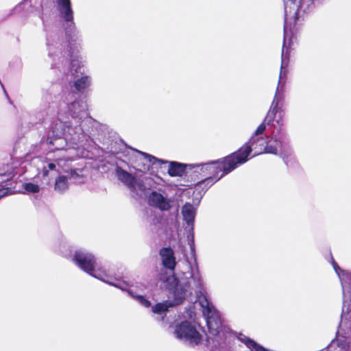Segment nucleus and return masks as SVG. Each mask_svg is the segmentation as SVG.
Listing matches in <instances>:
<instances>
[{
	"label": "nucleus",
	"mask_w": 351,
	"mask_h": 351,
	"mask_svg": "<svg viewBox=\"0 0 351 351\" xmlns=\"http://www.w3.org/2000/svg\"><path fill=\"white\" fill-rule=\"evenodd\" d=\"M77 93H68L59 105L57 119L52 121L47 143L54 149L62 150L68 142L78 146H91L98 123L88 112V105Z\"/></svg>",
	"instance_id": "nucleus-1"
},
{
	"label": "nucleus",
	"mask_w": 351,
	"mask_h": 351,
	"mask_svg": "<svg viewBox=\"0 0 351 351\" xmlns=\"http://www.w3.org/2000/svg\"><path fill=\"white\" fill-rule=\"evenodd\" d=\"M269 114L270 109L249 141L232 154L238 167L249 160L252 152H254L252 157L263 153L279 154L287 166L293 164L292 149L283 128V114L276 110Z\"/></svg>",
	"instance_id": "nucleus-2"
},
{
	"label": "nucleus",
	"mask_w": 351,
	"mask_h": 351,
	"mask_svg": "<svg viewBox=\"0 0 351 351\" xmlns=\"http://www.w3.org/2000/svg\"><path fill=\"white\" fill-rule=\"evenodd\" d=\"M60 17L66 22L65 42L60 32L51 30L42 15L40 18L43 21V27L46 32V45L48 56L56 64L70 62V66H81L84 62V58L79 54L78 51L73 49V46L82 41V35L77 29L73 22V12L70 0H55Z\"/></svg>",
	"instance_id": "nucleus-3"
},
{
	"label": "nucleus",
	"mask_w": 351,
	"mask_h": 351,
	"mask_svg": "<svg viewBox=\"0 0 351 351\" xmlns=\"http://www.w3.org/2000/svg\"><path fill=\"white\" fill-rule=\"evenodd\" d=\"M330 259L341 281L343 293L341 321L336 337L330 341V348L333 351H351V271L342 269L332 258Z\"/></svg>",
	"instance_id": "nucleus-4"
},
{
	"label": "nucleus",
	"mask_w": 351,
	"mask_h": 351,
	"mask_svg": "<svg viewBox=\"0 0 351 351\" xmlns=\"http://www.w3.org/2000/svg\"><path fill=\"white\" fill-rule=\"evenodd\" d=\"M198 300L209 332L206 338L207 347L210 351H230V340L223 326L220 313L206 295L199 296Z\"/></svg>",
	"instance_id": "nucleus-5"
},
{
	"label": "nucleus",
	"mask_w": 351,
	"mask_h": 351,
	"mask_svg": "<svg viewBox=\"0 0 351 351\" xmlns=\"http://www.w3.org/2000/svg\"><path fill=\"white\" fill-rule=\"evenodd\" d=\"M194 172L199 174V178H204L196 184L197 189L207 191L216 182L234 170L238 165L234 155L230 154L221 159L212 160L205 163L191 164Z\"/></svg>",
	"instance_id": "nucleus-6"
},
{
	"label": "nucleus",
	"mask_w": 351,
	"mask_h": 351,
	"mask_svg": "<svg viewBox=\"0 0 351 351\" xmlns=\"http://www.w3.org/2000/svg\"><path fill=\"white\" fill-rule=\"evenodd\" d=\"M197 208L192 204L186 202L182 208V215L183 220L186 223L185 230L187 232V241L190 247V254H184L186 262L190 265L192 269L191 276L193 278L195 285L200 286L201 279L198 268L197 256L195 252V246L194 241V222L196 216Z\"/></svg>",
	"instance_id": "nucleus-7"
},
{
	"label": "nucleus",
	"mask_w": 351,
	"mask_h": 351,
	"mask_svg": "<svg viewBox=\"0 0 351 351\" xmlns=\"http://www.w3.org/2000/svg\"><path fill=\"white\" fill-rule=\"evenodd\" d=\"M73 260L82 270L104 282L119 289H124L127 287L126 284L119 278L108 276L105 272L96 269L97 263L95 256L85 250L75 251Z\"/></svg>",
	"instance_id": "nucleus-8"
},
{
	"label": "nucleus",
	"mask_w": 351,
	"mask_h": 351,
	"mask_svg": "<svg viewBox=\"0 0 351 351\" xmlns=\"http://www.w3.org/2000/svg\"><path fill=\"white\" fill-rule=\"evenodd\" d=\"M115 174L118 180L128 187L134 199H140L145 195L146 186L136 176L123 169L119 166L116 167Z\"/></svg>",
	"instance_id": "nucleus-9"
},
{
	"label": "nucleus",
	"mask_w": 351,
	"mask_h": 351,
	"mask_svg": "<svg viewBox=\"0 0 351 351\" xmlns=\"http://www.w3.org/2000/svg\"><path fill=\"white\" fill-rule=\"evenodd\" d=\"M174 334L178 339L193 347L199 345L202 339L195 326L189 321H183L178 324Z\"/></svg>",
	"instance_id": "nucleus-10"
},
{
	"label": "nucleus",
	"mask_w": 351,
	"mask_h": 351,
	"mask_svg": "<svg viewBox=\"0 0 351 351\" xmlns=\"http://www.w3.org/2000/svg\"><path fill=\"white\" fill-rule=\"evenodd\" d=\"M289 73V67H280L278 83L274 99L269 108V114H271L274 110L282 113V108L285 104V84L288 78Z\"/></svg>",
	"instance_id": "nucleus-11"
},
{
	"label": "nucleus",
	"mask_w": 351,
	"mask_h": 351,
	"mask_svg": "<svg viewBox=\"0 0 351 351\" xmlns=\"http://www.w3.org/2000/svg\"><path fill=\"white\" fill-rule=\"evenodd\" d=\"M186 263L188 264L189 272L190 274V278L191 279V281L188 282L184 287L180 284L176 285L173 291V300L171 302L173 306L179 305L183 302L186 295L187 288L191 287V289H198V291L200 293L201 291L203 289V280L202 278L201 274H199L201 285L200 286H197L195 285V280L191 276L192 269L190 267V265L188 262Z\"/></svg>",
	"instance_id": "nucleus-12"
},
{
	"label": "nucleus",
	"mask_w": 351,
	"mask_h": 351,
	"mask_svg": "<svg viewBox=\"0 0 351 351\" xmlns=\"http://www.w3.org/2000/svg\"><path fill=\"white\" fill-rule=\"evenodd\" d=\"M82 67H71L70 80L73 82V86L78 93L84 92L91 84L90 77L80 71Z\"/></svg>",
	"instance_id": "nucleus-13"
},
{
	"label": "nucleus",
	"mask_w": 351,
	"mask_h": 351,
	"mask_svg": "<svg viewBox=\"0 0 351 351\" xmlns=\"http://www.w3.org/2000/svg\"><path fill=\"white\" fill-rule=\"evenodd\" d=\"M147 201L149 206L156 208L160 211H168L171 208V199L156 191L150 193Z\"/></svg>",
	"instance_id": "nucleus-14"
},
{
	"label": "nucleus",
	"mask_w": 351,
	"mask_h": 351,
	"mask_svg": "<svg viewBox=\"0 0 351 351\" xmlns=\"http://www.w3.org/2000/svg\"><path fill=\"white\" fill-rule=\"evenodd\" d=\"M138 154L143 156V158L139 159V162L136 165L135 169L137 171L141 172H145L149 169L150 165H160L163 163H167L168 162L166 160H163L162 159H158L154 156H152L145 152H143L136 149H134Z\"/></svg>",
	"instance_id": "nucleus-15"
},
{
	"label": "nucleus",
	"mask_w": 351,
	"mask_h": 351,
	"mask_svg": "<svg viewBox=\"0 0 351 351\" xmlns=\"http://www.w3.org/2000/svg\"><path fill=\"white\" fill-rule=\"evenodd\" d=\"M159 254L162 258V265L165 268L173 271L176 265L173 250L171 247H162L160 249Z\"/></svg>",
	"instance_id": "nucleus-16"
},
{
	"label": "nucleus",
	"mask_w": 351,
	"mask_h": 351,
	"mask_svg": "<svg viewBox=\"0 0 351 351\" xmlns=\"http://www.w3.org/2000/svg\"><path fill=\"white\" fill-rule=\"evenodd\" d=\"M168 173L171 177H182L186 175L187 168L193 169L190 165H186L176 161L169 162Z\"/></svg>",
	"instance_id": "nucleus-17"
},
{
	"label": "nucleus",
	"mask_w": 351,
	"mask_h": 351,
	"mask_svg": "<svg viewBox=\"0 0 351 351\" xmlns=\"http://www.w3.org/2000/svg\"><path fill=\"white\" fill-rule=\"evenodd\" d=\"M28 6L25 9L26 13H32L36 11H38L41 6V2L40 0H24L23 2L17 5L13 10V12L20 11L22 8Z\"/></svg>",
	"instance_id": "nucleus-18"
},
{
	"label": "nucleus",
	"mask_w": 351,
	"mask_h": 351,
	"mask_svg": "<svg viewBox=\"0 0 351 351\" xmlns=\"http://www.w3.org/2000/svg\"><path fill=\"white\" fill-rule=\"evenodd\" d=\"M85 171L84 169H71L69 171L64 170L69 178V182L74 184H82L85 182Z\"/></svg>",
	"instance_id": "nucleus-19"
},
{
	"label": "nucleus",
	"mask_w": 351,
	"mask_h": 351,
	"mask_svg": "<svg viewBox=\"0 0 351 351\" xmlns=\"http://www.w3.org/2000/svg\"><path fill=\"white\" fill-rule=\"evenodd\" d=\"M119 280L121 282H125L127 285L125 288L121 289L122 291H127L129 295L135 299L138 302H139L141 305L144 306L145 307L150 306L151 302L144 296L141 295L139 293L134 291L133 289V286L130 285L129 283L125 280H123L121 279Z\"/></svg>",
	"instance_id": "nucleus-20"
},
{
	"label": "nucleus",
	"mask_w": 351,
	"mask_h": 351,
	"mask_svg": "<svg viewBox=\"0 0 351 351\" xmlns=\"http://www.w3.org/2000/svg\"><path fill=\"white\" fill-rule=\"evenodd\" d=\"M14 173V167L12 164L3 163L0 164V178L1 181V183H6L10 181Z\"/></svg>",
	"instance_id": "nucleus-21"
},
{
	"label": "nucleus",
	"mask_w": 351,
	"mask_h": 351,
	"mask_svg": "<svg viewBox=\"0 0 351 351\" xmlns=\"http://www.w3.org/2000/svg\"><path fill=\"white\" fill-rule=\"evenodd\" d=\"M238 339L243 343L248 348L254 349L255 351H268V349L258 344L254 340L240 333L237 336Z\"/></svg>",
	"instance_id": "nucleus-22"
},
{
	"label": "nucleus",
	"mask_w": 351,
	"mask_h": 351,
	"mask_svg": "<svg viewBox=\"0 0 351 351\" xmlns=\"http://www.w3.org/2000/svg\"><path fill=\"white\" fill-rule=\"evenodd\" d=\"M69 183L68 175H60L56 179L55 190L60 193L64 192L68 189Z\"/></svg>",
	"instance_id": "nucleus-23"
},
{
	"label": "nucleus",
	"mask_w": 351,
	"mask_h": 351,
	"mask_svg": "<svg viewBox=\"0 0 351 351\" xmlns=\"http://www.w3.org/2000/svg\"><path fill=\"white\" fill-rule=\"evenodd\" d=\"M173 306L171 302L165 301L160 302L153 306L152 308V312L161 315H166L169 308Z\"/></svg>",
	"instance_id": "nucleus-24"
},
{
	"label": "nucleus",
	"mask_w": 351,
	"mask_h": 351,
	"mask_svg": "<svg viewBox=\"0 0 351 351\" xmlns=\"http://www.w3.org/2000/svg\"><path fill=\"white\" fill-rule=\"evenodd\" d=\"M53 96L51 93L45 91L42 95V103L44 108H50L51 103H53Z\"/></svg>",
	"instance_id": "nucleus-25"
},
{
	"label": "nucleus",
	"mask_w": 351,
	"mask_h": 351,
	"mask_svg": "<svg viewBox=\"0 0 351 351\" xmlns=\"http://www.w3.org/2000/svg\"><path fill=\"white\" fill-rule=\"evenodd\" d=\"M24 189L27 192L31 193H38L40 190L38 185L31 182L25 184Z\"/></svg>",
	"instance_id": "nucleus-26"
},
{
	"label": "nucleus",
	"mask_w": 351,
	"mask_h": 351,
	"mask_svg": "<svg viewBox=\"0 0 351 351\" xmlns=\"http://www.w3.org/2000/svg\"><path fill=\"white\" fill-rule=\"evenodd\" d=\"M56 164L55 162H48L43 167V176H47L49 171L56 170Z\"/></svg>",
	"instance_id": "nucleus-27"
},
{
	"label": "nucleus",
	"mask_w": 351,
	"mask_h": 351,
	"mask_svg": "<svg viewBox=\"0 0 351 351\" xmlns=\"http://www.w3.org/2000/svg\"><path fill=\"white\" fill-rule=\"evenodd\" d=\"M162 219V218L160 215H159V216L154 215L152 218L150 219V223L154 225H157V224L160 223Z\"/></svg>",
	"instance_id": "nucleus-28"
},
{
	"label": "nucleus",
	"mask_w": 351,
	"mask_h": 351,
	"mask_svg": "<svg viewBox=\"0 0 351 351\" xmlns=\"http://www.w3.org/2000/svg\"><path fill=\"white\" fill-rule=\"evenodd\" d=\"M8 192H9V189L8 188L0 189V198H2L3 197L6 196L8 194Z\"/></svg>",
	"instance_id": "nucleus-29"
},
{
	"label": "nucleus",
	"mask_w": 351,
	"mask_h": 351,
	"mask_svg": "<svg viewBox=\"0 0 351 351\" xmlns=\"http://www.w3.org/2000/svg\"><path fill=\"white\" fill-rule=\"evenodd\" d=\"M1 86H2V87H3V86L2 84H1ZM3 91H4V93H5V96H6L7 99H8L9 102L10 104H12V101H11V100H10V97H9L8 93H7V92L5 91V89H3Z\"/></svg>",
	"instance_id": "nucleus-30"
},
{
	"label": "nucleus",
	"mask_w": 351,
	"mask_h": 351,
	"mask_svg": "<svg viewBox=\"0 0 351 351\" xmlns=\"http://www.w3.org/2000/svg\"><path fill=\"white\" fill-rule=\"evenodd\" d=\"M62 161V160H59V161L57 162V164L59 167L61 165L60 163Z\"/></svg>",
	"instance_id": "nucleus-31"
}]
</instances>
